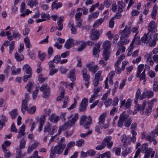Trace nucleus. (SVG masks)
Listing matches in <instances>:
<instances>
[{
  "instance_id": "13",
  "label": "nucleus",
  "mask_w": 158,
  "mask_h": 158,
  "mask_svg": "<svg viewBox=\"0 0 158 158\" xmlns=\"http://www.w3.org/2000/svg\"><path fill=\"white\" fill-rule=\"evenodd\" d=\"M95 46H94L93 48V54L95 57H98L99 56L98 53L100 51V47L101 44L100 43H98L95 44Z\"/></svg>"
},
{
  "instance_id": "15",
  "label": "nucleus",
  "mask_w": 158,
  "mask_h": 158,
  "mask_svg": "<svg viewBox=\"0 0 158 158\" xmlns=\"http://www.w3.org/2000/svg\"><path fill=\"white\" fill-rule=\"evenodd\" d=\"M146 102H147L145 101H143L142 106L137 104V102L136 104H135L136 105L135 107L136 108V110L138 111H142L141 113L142 115L144 113L143 110L144 109V108L146 106Z\"/></svg>"
},
{
  "instance_id": "52",
  "label": "nucleus",
  "mask_w": 158,
  "mask_h": 158,
  "mask_svg": "<svg viewBox=\"0 0 158 158\" xmlns=\"http://www.w3.org/2000/svg\"><path fill=\"white\" fill-rule=\"evenodd\" d=\"M152 108L151 107L148 106L146 108L144 111L145 114L147 116H148L150 114L152 111Z\"/></svg>"
},
{
  "instance_id": "46",
  "label": "nucleus",
  "mask_w": 158,
  "mask_h": 158,
  "mask_svg": "<svg viewBox=\"0 0 158 158\" xmlns=\"http://www.w3.org/2000/svg\"><path fill=\"white\" fill-rule=\"evenodd\" d=\"M24 41L26 47L27 48H31L32 46L30 43V41L27 36L24 39Z\"/></svg>"
},
{
  "instance_id": "49",
  "label": "nucleus",
  "mask_w": 158,
  "mask_h": 158,
  "mask_svg": "<svg viewBox=\"0 0 158 158\" xmlns=\"http://www.w3.org/2000/svg\"><path fill=\"white\" fill-rule=\"evenodd\" d=\"M15 48V42L12 41L10 43L9 47V52L10 54L12 53L13 51Z\"/></svg>"
},
{
  "instance_id": "32",
  "label": "nucleus",
  "mask_w": 158,
  "mask_h": 158,
  "mask_svg": "<svg viewBox=\"0 0 158 158\" xmlns=\"http://www.w3.org/2000/svg\"><path fill=\"white\" fill-rule=\"evenodd\" d=\"M110 52L109 51H103L102 54L103 58L105 61H107L109 59L110 56Z\"/></svg>"
},
{
  "instance_id": "60",
  "label": "nucleus",
  "mask_w": 158,
  "mask_h": 158,
  "mask_svg": "<svg viewBox=\"0 0 158 158\" xmlns=\"http://www.w3.org/2000/svg\"><path fill=\"white\" fill-rule=\"evenodd\" d=\"M106 146V144L105 143H104L103 142V141H102V144L98 146L97 147H96V149L98 150H101L103 148H105Z\"/></svg>"
},
{
  "instance_id": "28",
  "label": "nucleus",
  "mask_w": 158,
  "mask_h": 158,
  "mask_svg": "<svg viewBox=\"0 0 158 158\" xmlns=\"http://www.w3.org/2000/svg\"><path fill=\"white\" fill-rule=\"evenodd\" d=\"M48 119L51 122L56 123L59 119V117L58 116H55L54 114H52L50 116Z\"/></svg>"
},
{
  "instance_id": "41",
  "label": "nucleus",
  "mask_w": 158,
  "mask_h": 158,
  "mask_svg": "<svg viewBox=\"0 0 158 158\" xmlns=\"http://www.w3.org/2000/svg\"><path fill=\"white\" fill-rule=\"evenodd\" d=\"M102 73V71L101 70L99 71L96 73L94 77V78L100 81H102L103 78L101 76V74Z\"/></svg>"
},
{
  "instance_id": "16",
  "label": "nucleus",
  "mask_w": 158,
  "mask_h": 158,
  "mask_svg": "<svg viewBox=\"0 0 158 158\" xmlns=\"http://www.w3.org/2000/svg\"><path fill=\"white\" fill-rule=\"evenodd\" d=\"M12 34V35H11V36H9L8 37V40L9 41H11L14 38L16 40H19L20 38L21 35L19 32H17L14 31H13Z\"/></svg>"
},
{
  "instance_id": "43",
  "label": "nucleus",
  "mask_w": 158,
  "mask_h": 158,
  "mask_svg": "<svg viewBox=\"0 0 158 158\" xmlns=\"http://www.w3.org/2000/svg\"><path fill=\"white\" fill-rule=\"evenodd\" d=\"M141 92L139 88H138L135 94V99L134 102L135 104H136L137 102V100L139 98Z\"/></svg>"
},
{
  "instance_id": "48",
  "label": "nucleus",
  "mask_w": 158,
  "mask_h": 158,
  "mask_svg": "<svg viewBox=\"0 0 158 158\" xmlns=\"http://www.w3.org/2000/svg\"><path fill=\"white\" fill-rule=\"evenodd\" d=\"M156 79H154L153 81V90L154 91L157 92L158 91V83L156 81Z\"/></svg>"
},
{
  "instance_id": "50",
  "label": "nucleus",
  "mask_w": 158,
  "mask_h": 158,
  "mask_svg": "<svg viewBox=\"0 0 158 158\" xmlns=\"http://www.w3.org/2000/svg\"><path fill=\"white\" fill-rule=\"evenodd\" d=\"M132 120V117H130L129 118L126 120V121H125V122L124 123V126L126 127H129L131 125Z\"/></svg>"
},
{
  "instance_id": "6",
  "label": "nucleus",
  "mask_w": 158,
  "mask_h": 158,
  "mask_svg": "<svg viewBox=\"0 0 158 158\" xmlns=\"http://www.w3.org/2000/svg\"><path fill=\"white\" fill-rule=\"evenodd\" d=\"M131 28L130 27L126 26L124 30H120L119 32V34L121 35L120 39L122 40L125 37H128L130 34Z\"/></svg>"
},
{
  "instance_id": "44",
  "label": "nucleus",
  "mask_w": 158,
  "mask_h": 158,
  "mask_svg": "<svg viewBox=\"0 0 158 158\" xmlns=\"http://www.w3.org/2000/svg\"><path fill=\"white\" fill-rule=\"evenodd\" d=\"M15 58L17 61H20L23 60L24 57L22 55L20 56L18 53L16 52L15 54Z\"/></svg>"
},
{
  "instance_id": "1",
  "label": "nucleus",
  "mask_w": 158,
  "mask_h": 158,
  "mask_svg": "<svg viewBox=\"0 0 158 158\" xmlns=\"http://www.w3.org/2000/svg\"><path fill=\"white\" fill-rule=\"evenodd\" d=\"M66 144H60L57 143L53 148L51 149L50 154V158H55L56 156L55 153L60 154L63 152L65 148Z\"/></svg>"
},
{
  "instance_id": "7",
  "label": "nucleus",
  "mask_w": 158,
  "mask_h": 158,
  "mask_svg": "<svg viewBox=\"0 0 158 158\" xmlns=\"http://www.w3.org/2000/svg\"><path fill=\"white\" fill-rule=\"evenodd\" d=\"M81 73L83 80L85 81V85L86 87L87 88L89 84V81L90 78V76L89 74L87 73V70L85 68H84L82 70Z\"/></svg>"
},
{
  "instance_id": "17",
  "label": "nucleus",
  "mask_w": 158,
  "mask_h": 158,
  "mask_svg": "<svg viewBox=\"0 0 158 158\" xmlns=\"http://www.w3.org/2000/svg\"><path fill=\"white\" fill-rule=\"evenodd\" d=\"M73 40L72 39H69L65 43L64 46L67 49H69L73 46Z\"/></svg>"
},
{
  "instance_id": "39",
  "label": "nucleus",
  "mask_w": 158,
  "mask_h": 158,
  "mask_svg": "<svg viewBox=\"0 0 158 158\" xmlns=\"http://www.w3.org/2000/svg\"><path fill=\"white\" fill-rule=\"evenodd\" d=\"M131 134L135 135L137 132L135 130L137 129V124L135 123H133L131 124Z\"/></svg>"
},
{
  "instance_id": "8",
  "label": "nucleus",
  "mask_w": 158,
  "mask_h": 158,
  "mask_svg": "<svg viewBox=\"0 0 158 158\" xmlns=\"http://www.w3.org/2000/svg\"><path fill=\"white\" fill-rule=\"evenodd\" d=\"M88 104V99L87 98H84L79 105V110L81 112H83L86 110Z\"/></svg>"
},
{
  "instance_id": "24",
  "label": "nucleus",
  "mask_w": 158,
  "mask_h": 158,
  "mask_svg": "<svg viewBox=\"0 0 158 158\" xmlns=\"http://www.w3.org/2000/svg\"><path fill=\"white\" fill-rule=\"evenodd\" d=\"M121 14H120L119 15H116L114 17H113L112 18L110 19V21H109V27H110L112 28L114 27V19L117 18L119 19L121 17Z\"/></svg>"
},
{
  "instance_id": "31",
  "label": "nucleus",
  "mask_w": 158,
  "mask_h": 158,
  "mask_svg": "<svg viewBox=\"0 0 158 158\" xmlns=\"http://www.w3.org/2000/svg\"><path fill=\"white\" fill-rule=\"evenodd\" d=\"M34 86V82L32 81L29 82L25 86L26 89L30 94L33 89Z\"/></svg>"
},
{
  "instance_id": "9",
  "label": "nucleus",
  "mask_w": 158,
  "mask_h": 158,
  "mask_svg": "<svg viewBox=\"0 0 158 158\" xmlns=\"http://www.w3.org/2000/svg\"><path fill=\"white\" fill-rule=\"evenodd\" d=\"M86 67L88 69L89 71L95 73L98 69V67L97 65L94 64V62L91 63H88L86 64Z\"/></svg>"
},
{
  "instance_id": "53",
  "label": "nucleus",
  "mask_w": 158,
  "mask_h": 158,
  "mask_svg": "<svg viewBox=\"0 0 158 158\" xmlns=\"http://www.w3.org/2000/svg\"><path fill=\"white\" fill-rule=\"evenodd\" d=\"M53 53V49L51 47H49L48 48V55L47 56V57L48 59H49L50 58V57L52 55Z\"/></svg>"
},
{
  "instance_id": "51",
  "label": "nucleus",
  "mask_w": 158,
  "mask_h": 158,
  "mask_svg": "<svg viewBox=\"0 0 158 158\" xmlns=\"http://www.w3.org/2000/svg\"><path fill=\"white\" fill-rule=\"evenodd\" d=\"M39 90L38 87H36L35 90L34 91L32 94V97L33 99H35L37 97Z\"/></svg>"
},
{
  "instance_id": "20",
  "label": "nucleus",
  "mask_w": 158,
  "mask_h": 158,
  "mask_svg": "<svg viewBox=\"0 0 158 158\" xmlns=\"http://www.w3.org/2000/svg\"><path fill=\"white\" fill-rule=\"evenodd\" d=\"M62 3L60 2H58L57 0H55L52 4V9H57L59 8L62 6Z\"/></svg>"
},
{
  "instance_id": "62",
  "label": "nucleus",
  "mask_w": 158,
  "mask_h": 158,
  "mask_svg": "<svg viewBox=\"0 0 158 158\" xmlns=\"http://www.w3.org/2000/svg\"><path fill=\"white\" fill-rule=\"evenodd\" d=\"M69 97L68 96H65L64 98L63 105L62 106V108H66L67 107V105L68 104V102L69 99Z\"/></svg>"
},
{
  "instance_id": "26",
  "label": "nucleus",
  "mask_w": 158,
  "mask_h": 158,
  "mask_svg": "<svg viewBox=\"0 0 158 158\" xmlns=\"http://www.w3.org/2000/svg\"><path fill=\"white\" fill-rule=\"evenodd\" d=\"M158 40V33H156L154 35L152 41L149 44L150 47L155 46L156 44V41Z\"/></svg>"
},
{
  "instance_id": "54",
  "label": "nucleus",
  "mask_w": 158,
  "mask_h": 158,
  "mask_svg": "<svg viewBox=\"0 0 158 158\" xmlns=\"http://www.w3.org/2000/svg\"><path fill=\"white\" fill-rule=\"evenodd\" d=\"M53 62L56 63H59L60 60V56L59 55H57L55 56L53 60Z\"/></svg>"
},
{
  "instance_id": "22",
  "label": "nucleus",
  "mask_w": 158,
  "mask_h": 158,
  "mask_svg": "<svg viewBox=\"0 0 158 158\" xmlns=\"http://www.w3.org/2000/svg\"><path fill=\"white\" fill-rule=\"evenodd\" d=\"M75 70L72 69L70 71L68 77L72 82H74L76 80V77L75 75Z\"/></svg>"
},
{
  "instance_id": "64",
  "label": "nucleus",
  "mask_w": 158,
  "mask_h": 158,
  "mask_svg": "<svg viewBox=\"0 0 158 158\" xmlns=\"http://www.w3.org/2000/svg\"><path fill=\"white\" fill-rule=\"evenodd\" d=\"M131 149L130 148H126L125 150L123 151L122 153V155L125 156L130 153Z\"/></svg>"
},
{
  "instance_id": "11",
  "label": "nucleus",
  "mask_w": 158,
  "mask_h": 158,
  "mask_svg": "<svg viewBox=\"0 0 158 158\" xmlns=\"http://www.w3.org/2000/svg\"><path fill=\"white\" fill-rule=\"evenodd\" d=\"M151 33L148 32L147 34H144L143 36L142 37L141 40L145 43H147L152 41V37L151 35Z\"/></svg>"
},
{
  "instance_id": "14",
  "label": "nucleus",
  "mask_w": 158,
  "mask_h": 158,
  "mask_svg": "<svg viewBox=\"0 0 158 158\" xmlns=\"http://www.w3.org/2000/svg\"><path fill=\"white\" fill-rule=\"evenodd\" d=\"M111 139V137L110 136H108L106 137L103 140V142L104 143H106L107 146L109 149H110L113 145V142L110 141Z\"/></svg>"
},
{
  "instance_id": "63",
  "label": "nucleus",
  "mask_w": 158,
  "mask_h": 158,
  "mask_svg": "<svg viewBox=\"0 0 158 158\" xmlns=\"http://www.w3.org/2000/svg\"><path fill=\"white\" fill-rule=\"evenodd\" d=\"M51 126L49 123H48L47 125L44 127V132H48L51 130Z\"/></svg>"
},
{
  "instance_id": "61",
  "label": "nucleus",
  "mask_w": 158,
  "mask_h": 158,
  "mask_svg": "<svg viewBox=\"0 0 158 158\" xmlns=\"http://www.w3.org/2000/svg\"><path fill=\"white\" fill-rule=\"evenodd\" d=\"M64 90L63 89L60 93V95L57 98L56 101H60L62 99V98L64 97Z\"/></svg>"
},
{
  "instance_id": "30",
  "label": "nucleus",
  "mask_w": 158,
  "mask_h": 158,
  "mask_svg": "<svg viewBox=\"0 0 158 158\" xmlns=\"http://www.w3.org/2000/svg\"><path fill=\"white\" fill-rule=\"evenodd\" d=\"M106 116L105 113H102L99 117V121L98 123L99 125L101 126V125L103 124L105 122V117Z\"/></svg>"
},
{
  "instance_id": "37",
  "label": "nucleus",
  "mask_w": 158,
  "mask_h": 158,
  "mask_svg": "<svg viewBox=\"0 0 158 158\" xmlns=\"http://www.w3.org/2000/svg\"><path fill=\"white\" fill-rule=\"evenodd\" d=\"M25 143L26 141L24 139H21L20 141V144L19 145V147H18L17 148L16 151H18V150L19 151H20V152H22L21 149L22 148H25Z\"/></svg>"
},
{
  "instance_id": "47",
  "label": "nucleus",
  "mask_w": 158,
  "mask_h": 158,
  "mask_svg": "<svg viewBox=\"0 0 158 158\" xmlns=\"http://www.w3.org/2000/svg\"><path fill=\"white\" fill-rule=\"evenodd\" d=\"M47 77H43L42 74H40L39 76L38 80L40 83H42L47 79Z\"/></svg>"
},
{
  "instance_id": "56",
  "label": "nucleus",
  "mask_w": 158,
  "mask_h": 158,
  "mask_svg": "<svg viewBox=\"0 0 158 158\" xmlns=\"http://www.w3.org/2000/svg\"><path fill=\"white\" fill-rule=\"evenodd\" d=\"M36 110V107L35 106H32L29 109L28 108L27 111L28 113L30 114H32Z\"/></svg>"
},
{
  "instance_id": "19",
  "label": "nucleus",
  "mask_w": 158,
  "mask_h": 158,
  "mask_svg": "<svg viewBox=\"0 0 158 158\" xmlns=\"http://www.w3.org/2000/svg\"><path fill=\"white\" fill-rule=\"evenodd\" d=\"M118 12H117V14L119 15L121 14L122 12L123 9L124 8L125 4L124 2H123L118 1Z\"/></svg>"
},
{
  "instance_id": "10",
  "label": "nucleus",
  "mask_w": 158,
  "mask_h": 158,
  "mask_svg": "<svg viewBox=\"0 0 158 158\" xmlns=\"http://www.w3.org/2000/svg\"><path fill=\"white\" fill-rule=\"evenodd\" d=\"M91 34L89 37L91 39L96 40H98L100 36V33L98 31L94 29L91 30Z\"/></svg>"
},
{
  "instance_id": "27",
  "label": "nucleus",
  "mask_w": 158,
  "mask_h": 158,
  "mask_svg": "<svg viewBox=\"0 0 158 158\" xmlns=\"http://www.w3.org/2000/svg\"><path fill=\"white\" fill-rule=\"evenodd\" d=\"M23 69L27 74L32 75V69L29 65L26 64L24 65Z\"/></svg>"
},
{
  "instance_id": "25",
  "label": "nucleus",
  "mask_w": 158,
  "mask_h": 158,
  "mask_svg": "<svg viewBox=\"0 0 158 158\" xmlns=\"http://www.w3.org/2000/svg\"><path fill=\"white\" fill-rule=\"evenodd\" d=\"M27 102L26 100H24L22 102L21 110L23 113H24L25 111H27L28 108Z\"/></svg>"
},
{
  "instance_id": "45",
  "label": "nucleus",
  "mask_w": 158,
  "mask_h": 158,
  "mask_svg": "<svg viewBox=\"0 0 158 158\" xmlns=\"http://www.w3.org/2000/svg\"><path fill=\"white\" fill-rule=\"evenodd\" d=\"M104 20V19L102 18L98 19L93 24V27H95L100 25L103 22Z\"/></svg>"
},
{
  "instance_id": "18",
  "label": "nucleus",
  "mask_w": 158,
  "mask_h": 158,
  "mask_svg": "<svg viewBox=\"0 0 158 158\" xmlns=\"http://www.w3.org/2000/svg\"><path fill=\"white\" fill-rule=\"evenodd\" d=\"M79 118V115L78 113H76L74 115L72 118L71 120L68 121V123L70 127L73 126L75 122L78 120Z\"/></svg>"
},
{
  "instance_id": "5",
  "label": "nucleus",
  "mask_w": 158,
  "mask_h": 158,
  "mask_svg": "<svg viewBox=\"0 0 158 158\" xmlns=\"http://www.w3.org/2000/svg\"><path fill=\"white\" fill-rule=\"evenodd\" d=\"M43 92L42 96L44 98H47L50 95V89L46 83L43 84L40 89Z\"/></svg>"
},
{
  "instance_id": "55",
  "label": "nucleus",
  "mask_w": 158,
  "mask_h": 158,
  "mask_svg": "<svg viewBox=\"0 0 158 158\" xmlns=\"http://www.w3.org/2000/svg\"><path fill=\"white\" fill-rule=\"evenodd\" d=\"M145 93L146 97H147L148 98H152L154 95L153 92L151 91H146L145 92Z\"/></svg>"
},
{
  "instance_id": "34",
  "label": "nucleus",
  "mask_w": 158,
  "mask_h": 158,
  "mask_svg": "<svg viewBox=\"0 0 158 158\" xmlns=\"http://www.w3.org/2000/svg\"><path fill=\"white\" fill-rule=\"evenodd\" d=\"M3 145L2 146V151L4 153V155L6 158H9L11 155V153L10 151L7 150L6 148H5Z\"/></svg>"
},
{
  "instance_id": "58",
  "label": "nucleus",
  "mask_w": 158,
  "mask_h": 158,
  "mask_svg": "<svg viewBox=\"0 0 158 158\" xmlns=\"http://www.w3.org/2000/svg\"><path fill=\"white\" fill-rule=\"evenodd\" d=\"M80 10L83 11V14L84 15L87 14L88 12V9L84 7H83L82 8H78L77 10V11Z\"/></svg>"
},
{
  "instance_id": "40",
  "label": "nucleus",
  "mask_w": 158,
  "mask_h": 158,
  "mask_svg": "<svg viewBox=\"0 0 158 158\" xmlns=\"http://www.w3.org/2000/svg\"><path fill=\"white\" fill-rule=\"evenodd\" d=\"M138 32L136 33V34H135L134 38L132 42V44H133L135 42L137 45H139L141 44V41L140 40L139 37H137L136 36V34Z\"/></svg>"
},
{
  "instance_id": "38",
  "label": "nucleus",
  "mask_w": 158,
  "mask_h": 158,
  "mask_svg": "<svg viewBox=\"0 0 158 158\" xmlns=\"http://www.w3.org/2000/svg\"><path fill=\"white\" fill-rule=\"evenodd\" d=\"M155 136V134L154 131H152L151 133L148 134L145 137V139L149 141L152 142V140L154 138V137Z\"/></svg>"
},
{
  "instance_id": "12",
  "label": "nucleus",
  "mask_w": 158,
  "mask_h": 158,
  "mask_svg": "<svg viewBox=\"0 0 158 158\" xmlns=\"http://www.w3.org/2000/svg\"><path fill=\"white\" fill-rule=\"evenodd\" d=\"M148 32L152 33L155 32L157 31L156 29V25L154 21H152L148 25Z\"/></svg>"
},
{
  "instance_id": "35",
  "label": "nucleus",
  "mask_w": 158,
  "mask_h": 158,
  "mask_svg": "<svg viewBox=\"0 0 158 158\" xmlns=\"http://www.w3.org/2000/svg\"><path fill=\"white\" fill-rule=\"evenodd\" d=\"M158 7L156 5H155L153 6L152 12L151 14V16L152 19H155L156 16V15Z\"/></svg>"
},
{
  "instance_id": "33",
  "label": "nucleus",
  "mask_w": 158,
  "mask_h": 158,
  "mask_svg": "<svg viewBox=\"0 0 158 158\" xmlns=\"http://www.w3.org/2000/svg\"><path fill=\"white\" fill-rule=\"evenodd\" d=\"M9 114L12 119H15L17 116L18 113L17 109L12 110L9 112Z\"/></svg>"
},
{
  "instance_id": "57",
  "label": "nucleus",
  "mask_w": 158,
  "mask_h": 158,
  "mask_svg": "<svg viewBox=\"0 0 158 158\" xmlns=\"http://www.w3.org/2000/svg\"><path fill=\"white\" fill-rule=\"evenodd\" d=\"M40 15L41 18L43 19H45V21H46L47 19H49V15L48 14L43 12Z\"/></svg>"
},
{
  "instance_id": "4",
  "label": "nucleus",
  "mask_w": 158,
  "mask_h": 158,
  "mask_svg": "<svg viewBox=\"0 0 158 158\" xmlns=\"http://www.w3.org/2000/svg\"><path fill=\"white\" fill-rule=\"evenodd\" d=\"M144 67L143 64H141L139 65L137 67V70L136 72V76L139 79L140 81L143 80V84H144L146 81V75L144 71L143 70Z\"/></svg>"
},
{
  "instance_id": "3",
  "label": "nucleus",
  "mask_w": 158,
  "mask_h": 158,
  "mask_svg": "<svg viewBox=\"0 0 158 158\" xmlns=\"http://www.w3.org/2000/svg\"><path fill=\"white\" fill-rule=\"evenodd\" d=\"M141 151L143 153H145L144 158H149L150 156V153L152 152L151 157H154L155 153V151H152V149L151 148H148V143H146L142 145Z\"/></svg>"
},
{
  "instance_id": "2",
  "label": "nucleus",
  "mask_w": 158,
  "mask_h": 158,
  "mask_svg": "<svg viewBox=\"0 0 158 158\" xmlns=\"http://www.w3.org/2000/svg\"><path fill=\"white\" fill-rule=\"evenodd\" d=\"M92 123V118L90 115L87 116L82 115L80 117V124L85 129L89 128Z\"/></svg>"
},
{
  "instance_id": "29",
  "label": "nucleus",
  "mask_w": 158,
  "mask_h": 158,
  "mask_svg": "<svg viewBox=\"0 0 158 158\" xmlns=\"http://www.w3.org/2000/svg\"><path fill=\"white\" fill-rule=\"evenodd\" d=\"M111 43L110 41L106 40L103 43V47L104 51H109L110 48Z\"/></svg>"
},
{
  "instance_id": "42",
  "label": "nucleus",
  "mask_w": 158,
  "mask_h": 158,
  "mask_svg": "<svg viewBox=\"0 0 158 158\" xmlns=\"http://www.w3.org/2000/svg\"><path fill=\"white\" fill-rule=\"evenodd\" d=\"M14 66H12L11 68L12 71L11 74L15 75L21 72V69L20 68H18L16 71Z\"/></svg>"
},
{
  "instance_id": "59",
  "label": "nucleus",
  "mask_w": 158,
  "mask_h": 158,
  "mask_svg": "<svg viewBox=\"0 0 158 158\" xmlns=\"http://www.w3.org/2000/svg\"><path fill=\"white\" fill-rule=\"evenodd\" d=\"M37 3V0H30L28 2L27 5H29L31 7H32L34 5H35Z\"/></svg>"
},
{
  "instance_id": "36",
  "label": "nucleus",
  "mask_w": 158,
  "mask_h": 158,
  "mask_svg": "<svg viewBox=\"0 0 158 158\" xmlns=\"http://www.w3.org/2000/svg\"><path fill=\"white\" fill-rule=\"evenodd\" d=\"M129 116L127 114H126L125 111H123L122 113L119 117V118L123 121H126V120L129 118Z\"/></svg>"
},
{
  "instance_id": "23",
  "label": "nucleus",
  "mask_w": 158,
  "mask_h": 158,
  "mask_svg": "<svg viewBox=\"0 0 158 158\" xmlns=\"http://www.w3.org/2000/svg\"><path fill=\"white\" fill-rule=\"evenodd\" d=\"M8 119L4 115L2 114L1 117V129L6 125V123L7 122Z\"/></svg>"
},
{
  "instance_id": "21",
  "label": "nucleus",
  "mask_w": 158,
  "mask_h": 158,
  "mask_svg": "<svg viewBox=\"0 0 158 158\" xmlns=\"http://www.w3.org/2000/svg\"><path fill=\"white\" fill-rule=\"evenodd\" d=\"M25 125H23L22 126L19 128V135L17 136V138L19 139L22 136H24L25 135Z\"/></svg>"
}]
</instances>
